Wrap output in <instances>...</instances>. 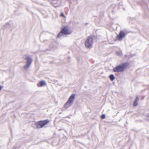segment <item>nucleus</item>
Wrapping results in <instances>:
<instances>
[{
  "instance_id": "4468645a",
  "label": "nucleus",
  "mask_w": 149,
  "mask_h": 149,
  "mask_svg": "<svg viewBox=\"0 0 149 149\" xmlns=\"http://www.w3.org/2000/svg\"><path fill=\"white\" fill-rule=\"evenodd\" d=\"M147 119L149 120V115H148L147 116Z\"/></svg>"
},
{
  "instance_id": "20e7f679",
  "label": "nucleus",
  "mask_w": 149,
  "mask_h": 149,
  "mask_svg": "<svg viewBox=\"0 0 149 149\" xmlns=\"http://www.w3.org/2000/svg\"><path fill=\"white\" fill-rule=\"evenodd\" d=\"M71 31L67 27H65L64 29H62L61 31V32L59 33L57 35V37L59 38L61 36L62 34L68 35L71 34Z\"/></svg>"
},
{
  "instance_id": "f03ea898",
  "label": "nucleus",
  "mask_w": 149,
  "mask_h": 149,
  "mask_svg": "<svg viewBox=\"0 0 149 149\" xmlns=\"http://www.w3.org/2000/svg\"><path fill=\"white\" fill-rule=\"evenodd\" d=\"M93 39L91 36H89L85 42V47L87 48H91L93 44Z\"/></svg>"
},
{
  "instance_id": "1a4fd4ad",
  "label": "nucleus",
  "mask_w": 149,
  "mask_h": 149,
  "mask_svg": "<svg viewBox=\"0 0 149 149\" xmlns=\"http://www.w3.org/2000/svg\"><path fill=\"white\" fill-rule=\"evenodd\" d=\"M46 84L45 81L44 80L42 81L39 82L37 84V86L38 87L43 86Z\"/></svg>"
},
{
  "instance_id": "9d476101",
  "label": "nucleus",
  "mask_w": 149,
  "mask_h": 149,
  "mask_svg": "<svg viewBox=\"0 0 149 149\" xmlns=\"http://www.w3.org/2000/svg\"><path fill=\"white\" fill-rule=\"evenodd\" d=\"M139 97H136V99L134 103V106H136L138 104V102L139 101Z\"/></svg>"
},
{
  "instance_id": "39448f33",
  "label": "nucleus",
  "mask_w": 149,
  "mask_h": 149,
  "mask_svg": "<svg viewBox=\"0 0 149 149\" xmlns=\"http://www.w3.org/2000/svg\"><path fill=\"white\" fill-rule=\"evenodd\" d=\"M49 122V121L47 119L45 120L40 121L38 122V123L36 124L37 127L38 128H42L43 127L47 124Z\"/></svg>"
},
{
  "instance_id": "2eb2a0df",
  "label": "nucleus",
  "mask_w": 149,
  "mask_h": 149,
  "mask_svg": "<svg viewBox=\"0 0 149 149\" xmlns=\"http://www.w3.org/2000/svg\"><path fill=\"white\" fill-rule=\"evenodd\" d=\"M68 117L69 118H70V117Z\"/></svg>"
},
{
  "instance_id": "ddd939ff",
  "label": "nucleus",
  "mask_w": 149,
  "mask_h": 149,
  "mask_svg": "<svg viewBox=\"0 0 149 149\" xmlns=\"http://www.w3.org/2000/svg\"><path fill=\"white\" fill-rule=\"evenodd\" d=\"M60 16L62 17H64V14L62 13H61V14Z\"/></svg>"
},
{
  "instance_id": "f8f14e48",
  "label": "nucleus",
  "mask_w": 149,
  "mask_h": 149,
  "mask_svg": "<svg viewBox=\"0 0 149 149\" xmlns=\"http://www.w3.org/2000/svg\"><path fill=\"white\" fill-rule=\"evenodd\" d=\"M105 118V115L104 114H102L101 116V118L102 119H103Z\"/></svg>"
},
{
  "instance_id": "0eeeda50",
  "label": "nucleus",
  "mask_w": 149,
  "mask_h": 149,
  "mask_svg": "<svg viewBox=\"0 0 149 149\" xmlns=\"http://www.w3.org/2000/svg\"><path fill=\"white\" fill-rule=\"evenodd\" d=\"M75 95H76L75 94H72L69 97L68 100L73 104L75 98Z\"/></svg>"
},
{
  "instance_id": "6e6552de",
  "label": "nucleus",
  "mask_w": 149,
  "mask_h": 149,
  "mask_svg": "<svg viewBox=\"0 0 149 149\" xmlns=\"http://www.w3.org/2000/svg\"><path fill=\"white\" fill-rule=\"evenodd\" d=\"M73 104L68 100L66 103L64 105V107L65 109H67L70 107Z\"/></svg>"
},
{
  "instance_id": "7ed1b4c3",
  "label": "nucleus",
  "mask_w": 149,
  "mask_h": 149,
  "mask_svg": "<svg viewBox=\"0 0 149 149\" xmlns=\"http://www.w3.org/2000/svg\"><path fill=\"white\" fill-rule=\"evenodd\" d=\"M24 58L26 60V64L24 65V68L25 69L29 68L31 65L32 61V59L31 57L29 55H25Z\"/></svg>"
},
{
  "instance_id": "9b49d317",
  "label": "nucleus",
  "mask_w": 149,
  "mask_h": 149,
  "mask_svg": "<svg viewBox=\"0 0 149 149\" xmlns=\"http://www.w3.org/2000/svg\"><path fill=\"white\" fill-rule=\"evenodd\" d=\"M109 78L111 80L113 81L115 79V77L113 74H111Z\"/></svg>"
},
{
  "instance_id": "423d86ee",
  "label": "nucleus",
  "mask_w": 149,
  "mask_h": 149,
  "mask_svg": "<svg viewBox=\"0 0 149 149\" xmlns=\"http://www.w3.org/2000/svg\"><path fill=\"white\" fill-rule=\"evenodd\" d=\"M125 34L123 31H120L117 36L118 40H122L125 36Z\"/></svg>"
},
{
  "instance_id": "f257e3e1",
  "label": "nucleus",
  "mask_w": 149,
  "mask_h": 149,
  "mask_svg": "<svg viewBox=\"0 0 149 149\" xmlns=\"http://www.w3.org/2000/svg\"><path fill=\"white\" fill-rule=\"evenodd\" d=\"M126 67V64L123 63L122 64L119 65L117 66L114 68L113 69V70L114 72H121L124 70Z\"/></svg>"
}]
</instances>
